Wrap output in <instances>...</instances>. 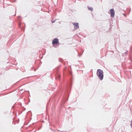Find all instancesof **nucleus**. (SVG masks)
<instances>
[{
    "mask_svg": "<svg viewBox=\"0 0 132 132\" xmlns=\"http://www.w3.org/2000/svg\"><path fill=\"white\" fill-rule=\"evenodd\" d=\"M103 71L100 69L97 70V75L99 79L101 80H102L103 77Z\"/></svg>",
    "mask_w": 132,
    "mask_h": 132,
    "instance_id": "f257e3e1",
    "label": "nucleus"
},
{
    "mask_svg": "<svg viewBox=\"0 0 132 132\" xmlns=\"http://www.w3.org/2000/svg\"><path fill=\"white\" fill-rule=\"evenodd\" d=\"M110 12L111 13V16L112 17H113L114 16L115 12L113 9H111L110 11Z\"/></svg>",
    "mask_w": 132,
    "mask_h": 132,
    "instance_id": "f03ea898",
    "label": "nucleus"
},
{
    "mask_svg": "<svg viewBox=\"0 0 132 132\" xmlns=\"http://www.w3.org/2000/svg\"><path fill=\"white\" fill-rule=\"evenodd\" d=\"M59 42V40L57 38H55L53 39L52 41V44H57Z\"/></svg>",
    "mask_w": 132,
    "mask_h": 132,
    "instance_id": "7ed1b4c3",
    "label": "nucleus"
},
{
    "mask_svg": "<svg viewBox=\"0 0 132 132\" xmlns=\"http://www.w3.org/2000/svg\"><path fill=\"white\" fill-rule=\"evenodd\" d=\"M72 24L74 25L75 28L78 29L79 28L78 23H76L75 22H74Z\"/></svg>",
    "mask_w": 132,
    "mask_h": 132,
    "instance_id": "20e7f679",
    "label": "nucleus"
},
{
    "mask_svg": "<svg viewBox=\"0 0 132 132\" xmlns=\"http://www.w3.org/2000/svg\"><path fill=\"white\" fill-rule=\"evenodd\" d=\"M88 9L90 10L91 11H93V8L92 7H88Z\"/></svg>",
    "mask_w": 132,
    "mask_h": 132,
    "instance_id": "39448f33",
    "label": "nucleus"
},
{
    "mask_svg": "<svg viewBox=\"0 0 132 132\" xmlns=\"http://www.w3.org/2000/svg\"><path fill=\"white\" fill-rule=\"evenodd\" d=\"M55 21V20L52 21V23H54Z\"/></svg>",
    "mask_w": 132,
    "mask_h": 132,
    "instance_id": "423d86ee",
    "label": "nucleus"
},
{
    "mask_svg": "<svg viewBox=\"0 0 132 132\" xmlns=\"http://www.w3.org/2000/svg\"><path fill=\"white\" fill-rule=\"evenodd\" d=\"M125 54H127V53L126 52H125Z\"/></svg>",
    "mask_w": 132,
    "mask_h": 132,
    "instance_id": "0eeeda50",
    "label": "nucleus"
},
{
    "mask_svg": "<svg viewBox=\"0 0 132 132\" xmlns=\"http://www.w3.org/2000/svg\"><path fill=\"white\" fill-rule=\"evenodd\" d=\"M78 56H80V55H79V54H78Z\"/></svg>",
    "mask_w": 132,
    "mask_h": 132,
    "instance_id": "6e6552de",
    "label": "nucleus"
},
{
    "mask_svg": "<svg viewBox=\"0 0 132 132\" xmlns=\"http://www.w3.org/2000/svg\"><path fill=\"white\" fill-rule=\"evenodd\" d=\"M59 78L60 77V76L59 75Z\"/></svg>",
    "mask_w": 132,
    "mask_h": 132,
    "instance_id": "1a4fd4ad",
    "label": "nucleus"
}]
</instances>
